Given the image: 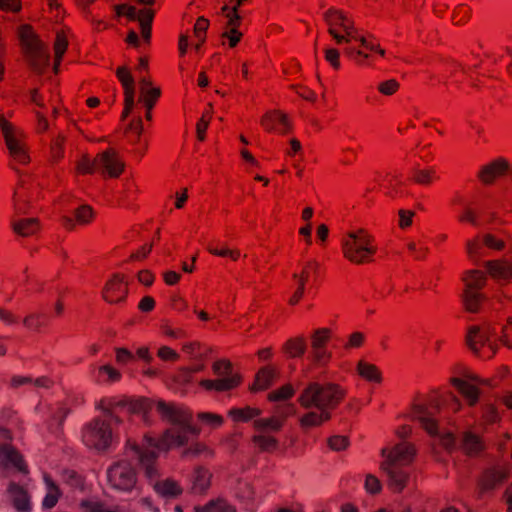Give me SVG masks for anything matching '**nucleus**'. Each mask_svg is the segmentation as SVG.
<instances>
[{
  "label": "nucleus",
  "instance_id": "f257e3e1",
  "mask_svg": "<svg viewBox=\"0 0 512 512\" xmlns=\"http://www.w3.org/2000/svg\"><path fill=\"white\" fill-rule=\"evenodd\" d=\"M157 409L161 418L174 427L167 429L159 441L145 436L141 445L133 444L130 446L127 456L137 462L158 497L169 501L180 496L183 490L172 479H159L160 471L157 461L159 451L185 445L190 436L198 434V429L192 425L191 413L182 407L160 402Z\"/></svg>",
  "mask_w": 512,
  "mask_h": 512
},
{
  "label": "nucleus",
  "instance_id": "f03ea898",
  "mask_svg": "<svg viewBox=\"0 0 512 512\" xmlns=\"http://www.w3.org/2000/svg\"><path fill=\"white\" fill-rule=\"evenodd\" d=\"M344 391L333 383L309 382L301 391L298 402L306 409L299 418L304 429L317 427L331 418V411L337 407Z\"/></svg>",
  "mask_w": 512,
  "mask_h": 512
},
{
  "label": "nucleus",
  "instance_id": "7ed1b4c3",
  "mask_svg": "<svg viewBox=\"0 0 512 512\" xmlns=\"http://www.w3.org/2000/svg\"><path fill=\"white\" fill-rule=\"evenodd\" d=\"M385 457L381 468L387 477V483L391 490L400 492L404 489L410 479L409 465L414 459L415 450L407 442H401L390 452L382 449Z\"/></svg>",
  "mask_w": 512,
  "mask_h": 512
},
{
  "label": "nucleus",
  "instance_id": "20e7f679",
  "mask_svg": "<svg viewBox=\"0 0 512 512\" xmlns=\"http://www.w3.org/2000/svg\"><path fill=\"white\" fill-rule=\"evenodd\" d=\"M323 18L328 28V33L333 37L337 44H349L356 41L361 47L385 56V50L379 45L373 43L368 38L360 35L355 28L354 23L350 21L340 10L330 8L323 13Z\"/></svg>",
  "mask_w": 512,
  "mask_h": 512
},
{
  "label": "nucleus",
  "instance_id": "39448f33",
  "mask_svg": "<svg viewBox=\"0 0 512 512\" xmlns=\"http://www.w3.org/2000/svg\"><path fill=\"white\" fill-rule=\"evenodd\" d=\"M276 415L269 418H260L253 422L254 428L259 432L253 437V442L262 451H273L278 447L277 439L270 433L279 431L285 419L296 413V407L292 403L279 402L276 406Z\"/></svg>",
  "mask_w": 512,
  "mask_h": 512
},
{
  "label": "nucleus",
  "instance_id": "423d86ee",
  "mask_svg": "<svg viewBox=\"0 0 512 512\" xmlns=\"http://www.w3.org/2000/svg\"><path fill=\"white\" fill-rule=\"evenodd\" d=\"M160 402L161 401L153 403L145 398H108L101 400L98 407L101 409L107 420L113 422L115 425H120L122 423V419L119 413L125 412L127 414L140 415L145 421H147L150 411L154 407L157 408V405ZM156 411L159 413L158 409H156Z\"/></svg>",
  "mask_w": 512,
  "mask_h": 512
},
{
  "label": "nucleus",
  "instance_id": "0eeeda50",
  "mask_svg": "<svg viewBox=\"0 0 512 512\" xmlns=\"http://www.w3.org/2000/svg\"><path fill=\"white\" fill-rule=\"evenodd\" d=\"M439 411L440 401L437 398H431L413 406V417L430 436L438 438L445 448L450 449L455 445L456 439L452 433L439 426L436 418V413Z\"/></svg>",
  "mask_w": 512,
  "mask_h": 512
},
{
  "label": "nucleus",
  "instance_id": "6e6552de",
  "mask_svg": "<svg viewBox=\"0 0 512 512\" xmlns=\"http://www.w3.org/2000/svg\"><path fill=\"white\" fill-rule=\"evenodd\" d=\"M19 37L31 69L37 74L43 73L50 65L48 48L27 26L22 27Z\"/></svg>",
  "mask_w": 512,
  "mask_h": 512
},
{
  "label": "nucleus",
  "instance_id": "1a4fd4ad",
  "mask_svg": "<svg viewBox=\"0 0 512 512\" xmlns=\"http://www.w3.org/2000/svg\"><path fill=\"white\" fill-rule=\"evenodd\" d=\"M107 482L111 489L131 495L139 494L137 473L127 460H120L107 469Z\"/></svg>",
  "mask_w": 512,
  "mask_h": 512
},
{
  "label": "nucleus",
  "instance_id": "9d476101",
  "mask_svg": "<svg viewBox=\"0 0 512 512\" xmlns=\"http://www.w3.org/2000/svg\"><path fill=\"white\" fill-rule=\"evenodd\" d=\"M371 242V236L362 229L350 232L342 242L344 256L356 264L370 261L369 257L376 251Z\"/></svg>",
  "mask_w": 512,
  "mask_h": 512
},
{
  "label": "nucleus",
  "instance_id": "9b49d317",
  "mask_svg": "<svg viewBox=\"0 0 512 512\" xmlns=\"http://www.w3.org/2000/svg\"><path fill=\"white\" fill-rule=\"evenodd\" d=\"M113 422L107 418H95L83 430L84 444L98 451L106 450L113 440Z\"/></svg>",
  "mask_w": 512,
  "mask_h": 512
},
{
  "label": "nucleus",
  "instance_id": "f8f14e48",
  "mask_svg": "<svg viewBox=\"0 0 512 512\" xmlns=\"http://www.w3.org/2000/svg\"><path fill=\"white\" fill-rule=\"evenodd\" d=\"M463 280L465 282V290L462 294L463 305L470 313L479 312L486 300L485 295L480 292L485 286L486 276L480 271L471 270L466 273Z\"/></svg>",
  "mask_w": 512,
  "mask_h": 512
},
{
  "label": "nucleus",
  "instance_id": "ddd939ff",
  "mask_svg": "<svg viewBox=\"0 0 512 512\" xmlns=\"http://www.w3.org/2000/svg\"><path fill=\"white\" fill-rule=\"evenodd\" d=\"M77 168L82 173H92L99 170L110 177H118L123 171L124 164L112 150L102 152L95 160L84 157L79 161Z\"/></svg>",
  "mask_w": 512,
  "mask_h": 512
},
{
  "label": "nucleus",
  "instance_id": "4468645a",
  "mask_svg": "<svg viewBox=\"0 0 512 512\" xmlns=\"http://www.w3.org/2000/svg\"><path fill=\"white\" fill-rule=\"evenodd\" d=\"M495 331L486 323L483 327L471 326L466 335V344L471 351L480 357L489 358L494 354L495 346L491 337Z\"/></svg>",
  "mask_w": 512,
  "mask_h": 512
},
{
  "label": "nucleus",
  "instance_id": "2eb2a0df",
  "mask_svg": "<svg viewBox=\"0 0 512 512\" xmlns=\"http://www.w3.org/2000/svg\"><path fill=\"white\" fill-rule=\"evenodd\" d=\"M216 380L205 379L201 386L207 390L228 391L237 387L240 383V376L233 373L232 364L228 360H218L212 366Z\"/></svg>",
  "mask_w": 512,
  "mask_h": 512
},
{
  "label": "nucleus",
  "instance_id": "dca6fc26",
  "mask_svg": "<svg viewBox=\"0 0 512 512\" xmlns=\"http://www.w3.org/2000/svg\"><path fill=\"white\" fill-rule=\"evenodd\" d=\"M0 128L9 153L14 161L20 164H26L29 161V156L26 151V146L20 136L14 131L11 124L0 116Z\"/></svg>",
  "mask_w": 512,
  "mask_h": 512
},
{
  "label": "nucleus",
  "instance_id": "f3484780",
  "mask_svg": "<svg viewBox=\"0 0 512 512\" xmlns=\"http://www.w3.org/2000/svg\"><path fill=\"white\" fill-rule=\"evenodd\" d=\"M246 0H237V5L229 7L224 5L221 8V13L224 16L226 30L222 33L223 38L229 40V45L235 47L240 41L242 33L238 31L237 27L240 24L241 17L238 14V7Z\"/></svg>",
  "mask_w": 512,
  "mask_h": 512
},
{
  "label": "nucleus",
  "instance_id": "a211bd4d",
  "mask_svg": "<svg viewBox=\"0 0 512 512\" xmlns=\"http://www.w3.org/2000/svg\"><path fill=\"white\" fill-rule=\"evenodd\" d=\"M466 379L452 378V384L465 397L469 405L473 406L478 402L480 390L477 385H490V381L481 379L474 374H466Z\"/></svg>",
  "mask_w": 512,
  "mask_h": 512
},
{
  "label": "nucleus",
  "instance_id": "6ab92c4d",
  "mask_svg": "<svg viewBox=\"0 0 512 512\" xmlns=\"http://www.w3.org/2000/svg\"><path fill=\"white\" fill-rule=\"evenodd\" d=\"M117 14L126 16L129 20L139 21L142 37L149 41L151 37V24L154 18V12L151 10H145L140 14L137 12L136 8L130 5H120L117 7Z\"/></svg>",
  "mask_w": 512,
  "mask_h": 512
},
{
  "label": "nucleus",
  "instance_id": "aec40b11",
  "mask_svg": "<svg viewBox=\"0 0 512 512\" xmlns=\"http://www.w3.org/2000/svg\"><path fill=\"white\" fill-rule=\"evenodd\" d=\"M484 247L493 250H501L504 248V242L491 234H484L483 236H477L466 243L467 253L472 259L483 256Z\"/></svg>",
  "mask_w": 512,
  "mask_h": 512
},
{
  "label": "nucleus",
  "instance_id": "412c9836",
  "mask_svg": "<svg viewBox=\"0 0 512 512\" xmlns=\"http://www.w3.org/2000/svg\"><path fill=\"white\" fill-rule=\"evenodd\" d=\"M116 75L125 92V108L122 113V118H126L132 111L135 104V82L132 74L126 67H119L116 71Z\"/></svg>",
  "mask_w": 512,
  "mask_h": 512
},
{
  "label": "nucleus",
  "instance_id": "4be33fe9",
  "mask_svg": "<svg viewBox=\"0 0 512 512\" xmlns=\"http://www.w3.org/2000/svg\"><path fill=\"white\" fill-rule=\"evenodd\" d=\"M329 338L328 329H318L312 338L311 359L318 365L325 364L331 357L330 352L325 349L326 342Z\"/></svg>",
  "mask_w": 512,
  "mask_h": 512
},
{
  "label": "nucleus",
  "instance_id": "5701e85b",
  "mask_svg": "<svg viewBox=\"0 0 512 512\" xmlns=\"http://www.w3.org/2000/svg\"><path fill=\"white\" fill-rule=\"evenodd\" d=\"M127 294L126 284L123 279L115 275L106 285L104 298L109 303H118L125 299Z\"/></svg>",
  "mask_w": 512,
  "mask_h": 512
},
{
  "label": "nucleus",
  "instance_id": "b1692460",
  "mask_svg": "<svg viewBox=\"0 0 512 512\" xmlns=\"http://www.w3.org/2000/svg\"><path fill=\"white\" fill-rule=\"evenodd\" d=\"M0 463L6 467H13L20 472H25V465L20 454L7 444L0 445Z\"/></svg>",
  "mask_w": 512,
  "mask_h": 512
},
{
  "label": "nucleus",
  "instance_id": "393cba45",
  "mask_svg": "<svg viewBox=\"0 0 512 512\" xmlns=\"http://www.w3.org/2000/svg\"><path fill=\"white\" fill-rule=\"evenodd\" d=\"M506 476V471L499 467L486 470L479 482L481 491L486 492L494 489L497 485L505 480Z\"/></svg>",
  "mask_w": 512,
  "mask_h": 512
},
{
  "label": "nucleus",
  "instance_id": "a878e982",
  "mask_svg": "<svg viewBox=\"0 0 512 512\" xmlns=\"http://www.w3.org/2000/svg\"><path fill=\"white\" fill-rule=\"evenodd\" d=\"M261 124L268 131L276 130L277 125H279L278 131L280 133H286L290 129V124L288 122L287 116L277 111L268 112L267 114H265L261 120Z\"/></svg>",
  "mask_w": 512,
  "mask_h": 512
},
{
  "label": "nucleus",
  "instance_id": "bb28decb",
  "mask_svg": "<svg viewBox=\"0 0 512 512\" xmlns=\"http://www.w3.org/2000/svg\"><path fill=\"white\" fill-rule=\"evenodd\" d=\"M8 492L18 512H28L30 510L28 494L21 486L15 482H11L8 487Z\"/></svg>",
  "mask_w": 512,
  "mask_h": 512
},
{
  "label": "nucleus",
  "instance_id": "cd10ccee",
  "mask_svg": "<svg viewBox=\"0 0 512 512\" xmlns=\"http://www.w3.org/2000/svg\"><path fill=\"white\" fill-rule=\"evenodd\" d=\"M488 273L498 281H508L512 277V263L506 261H487Z\"/></svg>",
  "mask_w": 512,
  "mask_h": 512
},
{
  "label": "nucleus",
  "instance_id": "c85d7f7f",
  "mask_svg": "<svg viewBox=\"0 0 512 512\" xmlns=\"http://www.w3.org/2000/svg\"><path fill=\"white\" fill-rule=\"evenodd\" d=\"M92 377L98 383L116 382L121 378V374L110 365H103L93 368Z\"/></svg>",
  "mask_w": 512,
  "mask_h": 512
},
{
  "label": "nucleus",
  "instance_id": "c756f323",
  "mask_svg": "<svg viewBox=\"0 0 512 512\" xmlns=\"http://www.w3.org/2000/svg\"><path fill=\"white\" fill-rule=\"evenodd\" d=\"M261 414V410L258 408H253L250 406H246L244 408H231L228 412V415L236 422H248L250 420H258Z\"/></svg>",
  "mask_w": 512,
  "mask_h": 512
},
{
  "label": "nucleus",
  "instance_id": "7c9ffc66",
  "mask_svg": "<svg viewBox=\"0 0 512 512\" xmlns=\"http://www.w3.org/2000/svg\"><path fill=\"white\" fill-rule=\"evenodd\" d=\"M507 167L508 165L506 162L497 160L489 165L482 167L479 176L485 183H491L496 174L504 172Z\"/></svg>",
  "mask_w": 512,
  "mask_h": 512
},
{
  "label": "nucleus",
  "instance_id": "2f4dec72",
  "mask_svg": "<svg viewBox=\"0 0 512 512\" xmlns=\"http://www.w3.org/2000/svg\"><path fill=\"white\" fill-rule=\"evenodd\" d=\"M39 228L36 218H24L13 223L14 231L21 236L34 234Z\"/></svg>",
  "mask_w": 512,
  "mask_h": 512
},
{
  "label": "nucleus",
  "instance_id": "473e14b6",
  "mask_svg": "<svg viewBox=\"0 0 512 512\" xmlns=\"http://www.w3.org/2000/svg\"><path fill=\"white\" fill-rule=\"evenodd\" d=\"M195 512H236L235 508L223 499L212 500L203 507H195Z\"/></svg>",
  "mask_w": 512,
  "mask_h": 512
},
{
  "label": "nucleus",
  "instance_id": "72a5a7b5",
  "mask_svg": "<svg viewBox=\"0 0 512 512\" xmlns=\"http://www.w3.org/2000/svg\"><path fill=\"white\" fill-rule=\"evenodd\" d=\"M44 480L48 492L42 501V506L46 509H51L58 501L59 491L55 483L49 477L45 476Z\"/></svg>",
  "mask_w": 512,
  "mask_h": 512
},
{
  "label": "nucleus",
  "instance_id": "f704fd0d",
  "mask_svg": "<svg viewBox=\"0 0 512 512\" xmlns=\"http://www.w3.org/2000/svg\"><path fill=\"white\" fill-rule=\"evenodd\" d=\"M274 377H275V372L272 369H270L268 367L261 368L260 371L256 375V380H255V384H254L255 389L263 390V389L268 388L272 384Z\"/></svg>",
  "mask_w": 512,
  "mask_h": 512
},
{
  "label": "nucleus",
  "instance_id": "c9c22d12",
  "mask_svg": "<svg viewBox=\"0 0 512 512\" xmlns=\"http://www.w3.org/2000/svg\"><path fill=\"white\" fill-rule=\"evenodd\" d=\"M210 474L204 468H197L193 476V488L197 492L205 491L209 486Z\"/></svg>",
  "mask_w": 512,
  "mask_h": 512
},
{
  "label": "nucleus",
  "instance_id": "e433bc0d",
  "mask_svg": "<svg viewBox=\"0 0 512 512\" xmlns=\"http://www.w3.org/2000/svg\"><path fill=\"white\" fill-rule=\"evenodd\" d=\"M359 374L369 381L379 382L381 379L380 372L375 365L360 361L358 363Z\"/></svg>",
  "mask_w": 512,
  "mask_h": 512
},
{
  "label": "nucleus",
  "instance_id": "4c0bfd02",
  "mask_svg": "<svg viewBox=\"0 0 512 512\" xmlns=\"http://www.w3.org/2000/svg\"><path fill=\"white\" fill-rule=\"evenodd\" d=\"M434 178H436V169L434 167L428 169H414L413 180L418 184L428 185Z\"/></svg>",
  "mask_w": 512,
  "mask_h": 512
},
{
  "label": "nucleus",
  "instance_id": "58836bf2",
  "mask_svg": "<svg viewBox=\"0 0 512 512\" xmlns=\"http://www.w3.org/2000/svg\"><path fill=\"white\" fill-rule=\"evenodd\" d=\"M63 143L64 136L61 134L52 133L51 134V142H50V150L51 157L54 161H58L63 157Z\"/></svg>",
  "mask_w": 512,
  "mask_h": 512
},
{
  "label": "nucleus",
  "instance_id": "ea45409f",
  "mask_svg": "<svg viewBox=\"0 0 512 512\" xmlns=\"http://www.w3.org/2000/svg\"><path fill=\"white\" fill-rule=\"evenodd\" d=\"M293 278L297 281L298 287L292 297L289 299L291 305H295L301 299L305 291V284L308 281V272L305 270L303 276H299L298 273L293 274Z\"/></svg>",
  "mask_w": 512,
  "mask_h": 512
},
{
  "label": "nucleus",
  "instance_id": "a19ab883",
  "mask_svg": "<svg viewBox=\"0 0 512 512\" xmlns=\"http://www.w3.org/2000/svg\"><path fill=\"white\" fill-rule=\"evenodd\" d=\"M344 54L359 65H363L369 58V54L363 50L347 44L343 49Z\"/></svg>",
  "mask_w": 512,
  "mask_h": 512
},
{
  "label": "nucleus",
  "instance_id": "79ce46f5",
  "mask_svg": "<svg viewBox=\"0 0 512 512\" xmlns=\"http://www.w3.org/2000/svg\"><path fill=\"white\" fill-rule=\"evenodd\" d=\"M286 350L292 357H300L306 351V344L303 338L291 339L286 344Z\"/></svg>",
  "mask_w": 512,
  "mask_h": 512
},
{
  "label": "nucleus",
  "instance_id": "37998d69",
  "mask_svg": "<svg viewBox=\"0 0 512 512\" xmlns=\"http://www.w3.org/2000/svg\"><path fill=\"white\" fill-rule=\"evenodd\" d=\"M294 395V388L291 385H285L280 389L271 392L268 395L270 401L285 402Z\"/></svg>",
  "mask_w": 512,
  "mask_h": 512
},
{
  "label": "nucleus",
  "instance_id": "c03bdc74",
  "mask_svg": "<svg viewBox=\"0 0 512 512\" xmlns=\"http://www.w3.org/2000/svg\"><path fill=\"white\" fill-rule=\"evenodd\" d=\"M463 443L469 453H477L482 448L480 439L472 433L465 434Z\"/></svg>",
  "mask_w": 512,
  "mask_h": 512
},
{
  "label": "nucleus",
  "instance_id": "a18cd8bd",
  "mask_svg": "<svg viewBox=\"0 0 512 512\" xmlns=\"http://www.w3.org/2000/svg\"><path fill=\"white\" fill-rule=\"evenodd\" d=\"M67 48V41L64 36L57 34L55 44H54V50H55V66L54 70L57 72V65L62 58L63 54L65 53Z\"/></svg>",
  "mask_w": 512,
  "mask_h": 512
},
{
  "label": "nucleus",
  "instance_id": "49530a36",
  "mask_svg": "<svg viewBox=\"0 0 512 512\" xmlns=\"http://www.w3.org/2000/svg\"><path fill=\"white\" fill-rule=\"evenodd\" d=\"M85 512H118L105 504L97 501H84L82 503Z\"/></svg>",
  "mask_w": 512,
  "mask_h": 512
},
{
  "label": "nucleus",
  "instance_id": "de8ad7c7",
  "mask_svg": "<svg viewBox=\"0 0 512 512\" xmlns=\"http://www.w3.org/2000/svg\"><path fill=\"white\" fill-rule=\"evenodd\" d=\"M93 216V212H92V209L91 207L87 206V205H82V206H79L76 210H75V217H76V220L81 223V224H86L90 221V219L92 218Z\"/></svg>",
  "mask_w": 512,
  "mask_h": 512
},
{
  "label": "nucleus",
  "instance_id": "09e8293b",
  "mask_svg": "<svg viewBox=\"0 0 512 512\" xmlns=\"http://www.w3.org/2000/svg\"><path fill=\"white\" fill-rule=\"evenodd\" d=\"M209 27V21L204 17H199L194 26L195 36L200 42L205 41V33Z\"/></svg>",
  "mask_w": 512,
  "mask_h": 512
},
{
  "label": "nucleus",
  "instance_id": "8fccbe9b",
  "mask_svg": "<svg viewBox=\"0 0 512 512\" xmlns=\"http://www.w3.org/2000/svg\"><path fill=\"white\" fill-rule=\"evenodd\" d=\"M44 317L43 314H31L24 319L23 323L29 329L39 330L43 324L42 319Z\"/></svg>",
  "mask_w": 512,
  "mask_h": 512
},
{
  "label": "nucleus",
  "instance_id": "3c124183",
  "mask_svg": "<svg viewBox=\"0 0 512 512\" xmlns=\"http://www.w3.org/2000/svg\"><path fill=\"white\" fill-rule=\"evenodd\" d=\"M198 418L213 427L220 426L223 423V418L220 415L209 412L199 413Z\"/></svg>",
  "mask_w": 512,
  "mask_h": 512
},
{
  "label": "nucleus",
  "instance_id": "603ef678",
  "mask_svg": "<svg viewBox=\"0 0 512 512\" xmlns=\"http://www.w3.org/2000/svg\"><path fill=\"white\" fill-rule=\"evenodd\" d=\"M348 443L349 442L346 437L339 436V435L332 436L328 440L329 447L335 451H341V450L345 449L348 446Z\"/></svg>",
  "mask_w": 512,
  "mask_h": 512
},
{
  "label": "nucleus",
  "instance_id": "864d4df0",
  "mask_svg": "<svg viewBox=\"0 0 512 512\" xmlns=\"http://www.w3.org/2000/svg\"><path fill=\"white\" fill-rule=\"evenodd\" d=\"M399 87V83L395 79H390L379 84L378 90L384 95H392Z\"/></svg>",
  "mask_w": 512,
  "mask_h": 512
},
{
  "label": "nucleus",
  "instance_id": "5fc2aeb1",
  "mask_svg": "<svg viewBox=\"0 0 512 512\" xmlns=\"http://www.w3.org/2000/svg\"><path fill=\"white\" fill-rule=\"evenodd\" d=\"M325 59L331 64L334 69L340 68L339 57L340 53L335 48H326L324 50Z\"/></svg>",
  "mask_w": 512,
  "mask_h": 512
},
{
  "label": "nucleus",
  "instance_id": "6e6d98bb",
  "mask_svg": "<svg viewBox=\"0 0 512 512\" xmlns=\"http://www.w3.org/2000/svg\"><path fill=\"white\" fill-rule=\"evenodd\" d=\"M365 489L371 494H376L381 490V483L378 478L368 474L365 479Z\"/></svg>",
  "mask_w": 512,
  "mask_h": 512
},
{
  "label": "nucleus",
  "instance_id": "4d7b16f0",
  "mask_svg": "<svg viewBox=\"0 0 512 512\" xmlns=\"http://www.w3.org/2000/svg\"><path fill=\"white\" fill-rule=\"evenodd\" d=\"M65 481L74 488L82 487V478L74 471H66L63 475Z\"/></svg>",
  "mask_w": 512,
  "mask_h": 512
},
{
  "label": "nucleus",
  "instance_id": "13d9d810",
  "mask_svg": "<svg viewBox=\"0 0 512 512\" xmlns=\"http://www.w3.org/2000/svg\"><path fill=\"white\" fill-rule=\"evenodd\" d=\"M202 453H206L207 455H210V451L205 446H203L199 443H196V444L192 445L191 447L187 448L183 452V456H185V457L199 456Z\"/></svg>",
  "mask_w": 512,
  "mask_h": 512
},
{
  "label": "nucleus",
  "instance_id": "bf43d9fd",
  "mask_svg": "<svg viewBox=\"0 0 512 512\" xmlns=\"http://www.w3.org/2000/svg\"><path fill=\"white\" fill-rule=\"evenodd\" d=\"M127 129L135 135V141L140 140L141 133L143 132V123L140 117H138L136 120L131 121L128 124Z\"/></svg>",
  "mask_w": 512,
  "mask_h": 512
},
{
  "label": "nucleus",
  "instance_id": "052dcab7",
  "mask_svg": "<svg viewBox=\"0 0 512 512\" xmlns=\"http://www.w3.org/2000/svg\"><path fill=\"white\" fill-rule=\"evenodd\" d=\"M483 417L489 423H493L498 419V413L495 407L491 404H485L482 407Z\"/></svg>",
  "mask_w": 512,
  "mask_h": 512
},
{
  "label": "nucleus",
  "instance_id": "680f3d73",
  "mask_svg": "<svg viewBox=\"0 0 512 512\" xmlns=\"http://www.w3.org/2000/svg\"><path fill=\"white\" fill-rule=\"evenodd\" d=\"M2 10L19 12L21 10V0H0Z\"/></svg>",
  "mask_w": 512,
  "mask_h": 512
},
{
  "label": "nucleus",
  "instance_id": "e2e57ef3",
  "mask_svg": "<svg viewBox=\"0 0 512 512\" xmlns=\"http://www.w3.org/2000/svg\"><path fill=\"white\" fill-rule=\"evenodd\" d=\"M210 253H212L213 255H217V256H221V257H226V256H229L231 257L233 260H236L238 259V257L240 256V252L238 250H229L227 248H223V249H213V248H209L208 249Z\"/></svg>",
  "mask_w": 512,
  "mask_h": 512
},
{
  "label": "nucleus",
  "instance_id": "0e129e2a",
  "mask_svg": "<svg viewBox=\"0 0 512 512\" xmlns=\"http://www.w3.org/2000/svg\"><path fill=\"white\" fill-rule=\"evenodd\" d=\"M414 216L413 211L409 210H400L399 211V226L401 228H407L412 223V217Z\"/></svg>",
  "mask_w": 512,
  "mask_h": 512
},
{
  "label": "nucleus",
  "instance_id": "69168bd1",
  "mask_svg": "<svg viewBox=\"0 0 512 512\" xmlns=\"http://www.w3.org/2000/svg\"><path fill=\"white\" fill-rule=\"evenodd\" d=\"M459 220L462 222H469L472 225H478L477 216L475 212L469 208L465 207L463 213L459 216Z\"/></svg>",
  "mask_w": 512,
  "mask_h": 512
},
{
  "label": "nucleus",
  "instance_id": "338daca9",
  "mask_svg": "<svg viewBox=\"0 0 512 512\" xmlns=\"http://www.w3.org/2000/svg\"><path fill=\"white\" fill-rule=\"evenodd\" d=\"M158 356L162 360H177L179 358V355L172 350L171 348L167 346H163L158 350Z\"/></svg>",
  "mask_w": 512,
  "mask_h": 512
},
{
  "label": "nucleus",
  "instance_id": "774afa93",
  "mask_svg": "<svg viewBox=\"0 0 512 512\" xmlns=\"http://www.w3.org/2000/svg\"><path fill=\"white\" fill-rule=\"evenodd\" d=\"M133 359V354L125 348H117L116 349V360L120 364H125L126 362Z\"/></svg>",
  "mask_w": 512,
  "mask_h": 512
}]
</instances>
